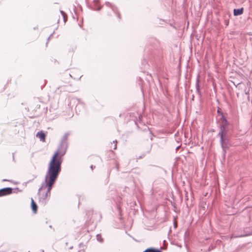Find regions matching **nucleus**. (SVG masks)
<instances>
[{"label": "nucleus", "mask_w": 252, "mask_h": 252, "mask_svg": "<svg viewBox=\"0 0 252 252\" xmlns=\"http://www.w3.org/2000/svg\"><path fill=\"white\" fill-rule=\"evenodd\" d=\"M31 207L33 210V211L35 213L37 210V206L36 203L34 202V200L32 198L31 199Z\"/></svg>", "instance_id": "obj_9"}, {"label": "nucleus", "mask_w": 252, "mask_h": 252, "mask_svg": "<svg viewBox=\"0 0 252 252\" xmlns=\"http://www.w3.org/2000/svg\"><path fill=\"white\" fill-rule=\"evenodd\" d=\"M51 36V35L48 37V40H49L50 37V36Z\"/></svg>", "instance_id": "obj_18"}, {"label": "nucleus", "mask_w": 252, "mask_h": 252, "mask_svg": "<svg viewBox=\"0 0 252 252\" xmlns=\"http://www.w3.org/2000/svg\"><path fill=\"white\" fill-rule=\"evenodd\" d=\"M106 4L107 5V6H110L112 7V10L114 11V8L112 6V4L109 2H106Z\"/></svg>", "instance_id": "obj_13"}, {"label": "nucleus", "mask_w": 252, "mask_h": 252, "mask_svg": "<svg viewBox=\"0 0 252 252\" xmlns=\"http://www.w3.org/2000/svg\"><path fill=\"white\" fill-rule=\"evenodd\" d=\"M70 133L69 132H67L64 133V134L63 136L60 143L63 144L65 145H68L67 140L69 136L70 135Z\"/></svg>", "instance_id": "obj_5"}, {"label": "nucleus", "mask_w": 252, "mask_h": 252, "mask_svg": "<svg viewBox=\"0 0 252 252\" xmlns=\"http://www.w3.org/2000/svg\"><path fill=\"white\" fill-rule=\"evenodd\" d=\"M117 141H114L113 143H111V148H113L114 150H116L117 149Z\"/></svg>", "instance_id": "obj_11"}, {"label": "nucleus", "mask_w": 252, "mask_h": 252, "mask_svg": "<svg viewBox=\"0 0 252 252\" xmlns=\"http://www.w3.org/2000/svg\"><path fill=\"white\" fill-rule=\"evenodd\" d=\"M12 189L11 188H5L0 189V197L10 194L12 193Z\"/></svg>", "instance_id": "obj_4"}, {"label": "nucleus", "mask_w": 252, "mask_h": 252, "mask_svg": "<svg viewBox=\"0 0 252 252\" xmlns=\"http://www.w3.org/2000/svg\"><path fill=\"white\" fill-rule=\"evenodd\" d=\"M99 0H94V4L95 6V7L94 8L95 10H99L101 8L100 6H97V4L98 3Z\"/></svg>", "instance_id": "obj_10"}, {"label": "nucleus", "mask_w": 252, "mask_h": 252, "mask_svg": "<svg viewBox=\"0 0 252 252\" xmlns=\"http://www.w3.org/2000/svg\"><path fill=\"white\" fill-rule=\"evenodd\" d=\"M2 181H3V182H4V181H9V180H6V179H3V180H2Z\"/></svg>", "instance_id": "obj_15"}, {"label": "nucleus", "mask_w": 252, "mask_h": 252, "mask_svg": "<svg viewBox=\"0 0 252 252\" xmlns=\"http://www.w3.org/2000/svg\"><path fill=\"white\" fill-rule=\"evenodd\" d=\"M243 12V8L234 9L233 11L234 15L238 16L241 15Z\"/></svg>", "instance_id": "obj_7"}, {"label": "nucleus", "mask_w": 252, "mask_h": 252, "mask_svg": "<svg viewBox=\"0 0 252 252\" xmlns=\"http://www.w3.org/2000/svg\"><path fill=\"white\" fill-rule=\"evenodd\" d=\"M59 174L47 171L45 177L44 183L41 184L38 189V196L39 202L43 205L46 203L47 199L50 196V191L57 180Z\"/></svg>", "instance_id": "obj_1"}, {"label": "nucleus", "mask_w": 252, "mask_h": 252, "mask_svg": "<svg viewBox=\"0 0 252 252\" xmlns=\"http://www.w3.org/2000/svg\"><path fill=\"white\" fill-rule=\"evenodd\" d=\"M143 252H162L161 250L158 249H156L155 248H150L148 249H147L146 250H145Z\"/></svg>", "instance_id": "obj_8"}, {"label": "nucleus", "mask_w": 252, "mask_h": 252, "mask_svg": "<svg viewBox=\"0 0 252 252\" xmlns=\"http://www.w3.org/2000/svg\"><path fill=\"white\" fill-rule=\"evenodd\" d=\"M228 123L226 120H224V123L221 125L220 127V130L219 132L218 135L220 136V142L221 144V148L225 152L226 147L225 145V141L227 140L226 137V131L225 130V127L227 125Z\"/></svg>", "instance_id": "obj_3"}, {"label": "nucleus", "mask_w": 252, "mask_h": 252, "mask_svg": "<svg viewBox=\"0 0 252 252\" xmlns=\"http://www.w3.org/2000/svg\"><path fill=\"white\" fill-rule=\"evenodd\" d=\"M68 145L60 143L57 150L49 162L47 170L59 174L61 171L62 157L65 154Z\"/></svg>", "instance_id": "obj_2"}, {"label": "nucleus", "mask_w": 252, "mask_h": 252, "mask_svg": "<svg viewBox=\"0 0 252 252\" xmlns=\"http://www.w3.org/2000/svg\"><path fill=\"white\" fill-rule=\"evenodd\" d=\"M91 168L93 169V165H91Z\"/></svg>", "instance_id": "obj_19"}, {"label": "nucleus", "mask_w": 252, "mask_h": 252, "mask_svg": "<svg viewBox=\"0 0 252 252\" xmlns=\"http://www.w3.org/2000/svg\"><path fill=\"white\" fill-rule=\"evenodd\" d=\"M96 239L97 240L100 242V243H102L103 241V238L101 237L100 234H97L96 235Z\"/></svg>", "instance_id": "obj_12"}, {"label": "nucleus", "mask_w": 252, "mask_h": 252, "mask_svg": "<svg viewBox=\"0 0 252 252\" xmlns=\"http://www.w3.org/2000/svg\"><path fill=\"white\" fill-rule=\"evenodd\" d=\"M36 137L40 139L42 142H44L45 140V134L42 131H40L36 134Z\"/></svg>", "instance_id": "obj_6"}, {"label": "nucleus", "mask_w": 252, "mask_h": 252, "mask_svg": "<svg viewBox=\"0 0 252 252\" xmlns=\"http://www.w3.org/2000/svg\"><path fill=\"white\" fill-rule=\"evenodd\" d=\"M179 148H180V147H179V146L177 147L176 148V150H178V149H179Z\"/></svg>", "instance_id": "obj_16"}, {"label": "nucleus", "mask_w": 252, "mask_h": 252, "mask_svg": "<svg viewBox=\"0 0 252 252\" xmlns=\"http://www.w3.org/2000/svg\"><path fill=\"white\" fill-rule=\"evenodd\" d=\"M117 170H119V167H118V166H117Z\"/></svg>", "instance_id": "obj_17"}, {"label": "nucleus", "mask_w": 252, "mask_h": 252, "mask_svg": "<svg viewBox=\"0 0 252 252\" xmlns=\"http://www.w3.org/2000/svg\"><path fill=\"white\" fill-rule=\"evenodd\" d=\"M61 13L62 15H63V17L64 22H65V20H66V19H65V14L63 11H61Z\"/></svg>", "instance_id": "obj_14"}]
</instances>
